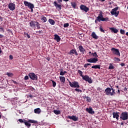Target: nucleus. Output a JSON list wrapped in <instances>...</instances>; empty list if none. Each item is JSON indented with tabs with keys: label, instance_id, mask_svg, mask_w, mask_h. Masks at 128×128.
I'll use <instances>...</instances> for the list:
<instances>
[{
	"label": "nucleus",
	"instance_id": "obj_64",
	"mask_svg": "<svg viewBox=\"0 0 128 128\" xmlns=\"http://www.w3.org/2000/svg\"><path fill=\"white\" fill-rule=\"evenodd\" d=\"M118 94H120V90H118Z\"/></svg>",
	"mask_w": 128,
	"mask_h": 128
},
{
	"label": "nucleus",
	"instance_id": "obj_54",
	"mask_svg": "<svg viewBox=\"0 0 128 128\" xmlns=\"http://www.w3.org/2000/svg\"><path fill=\"white\" fill-rule=\"evenodd\" d=\"M57 2H58V4H60L62 2V0H57Z\"/></svg>",
	"mask_w": 128,
	"mask_h": 128
},
{
	"label": "nucleus",
	"instance_id": "obj_49",
	"mask_svg": "<svg viewBox=\"0 0 128 128\" xmlns=\"http://www.w3.org/2000/svg\"><path fill=\"white\" fill-rule=\"evenodd\" d=\"M24 80H28V76H25Z\"/></svg>",
	"mask_w": 128,
	"mask_h": 128
},
{
	"label": "nucleus",
	"instance_id": "obj_41",
	"mask_svg": "<svg viewBox=\"0 0 128 128\" xmlns=\"http://www.w3.org/2000/svg\"><path fill=\"white\" fill-rule=\"evenodd\" d=\"M18 122H21L22 124H24V122H26V120H22V119H18Z\"/></svg>",
	"mask_w": 128,
	"mask_h": 128
},
{
	"label": "nucleus",
	"instance_id": "obj_36",
	"mask_svg": "<svg viewBox=\"0 0 128 128\" xmlns=\"http://www.w3.org/2000/svg\"><path fill=\"white\" fill-rule=\"evenodd\" d=\"M78 74H80V76H82V78L84 76V75L82 74H84V72H82V70H78Z\"/></svg>",
	"mask_w": 128,
	"mask_h": 128
},
{
	"label": "nucleus",
	"instance_id": "obj_5",
	"mask_svg": "<svg viewBox=\"0 0 128 128\" xmlns=\"http://www.w3.org/2000/svg\"><path fill=\"white\" fill-rule=\"evenodd\" d=\"M111 52H112L113 54L118 56H120V50L118 49L112 48H111Z\"/></svg>",
	"mask_w": 128,
	"mask_h": 128
},
{
	"label": "nucleus",
	"instance_id": "obj_37",
	"mask_svg": "<svg viewBox=\"0 0 128 128\" xmlns=\"http://www.w3.org/2000/svg\"><path fill=\"white\" fill-rule=\"evenodd\" d=\"M86 100L88 102H92V99L90 98L87 96L86 97Z\"/></svg>",
	"mask_w": 128,
	"mask_h": 128
},
{
	"label": "nucleus",
	"instance_id": "obj_63",
	"mask_svg": "<svg viewBox=\"0 0 128 128\" xmlns=\"http://www.w3.org/2000/svg\"><path fill=\"white\" fill-rule=\"evenodd\" d=\"M100 2H104L106 0H99Z\"/></svg>",
	"mask_w": 128,
	"mask_h": 128
},
{
	"label": "nucleus",
	"instance_id": "obj_60",
	"mask_svg": "<svg viewBox=\"0 0 128 128\" xmlns=\"http://www.w3.org/2000/svg\"><path fill=\"white\" fill-rule=\"evenodd\" d=\"M74 54H75L76 56H78V52H76V50H75Z\"/></svg>",
	"mask_w": 128,
	"mask_h": 128
},
{
	"label": "nucleus",
	"instance_id": "obj_34",
	"mask_svg": "<svg viewBox=\"0 0 128 128\" xmlns=\"http://www.w3.org/2000/svg\"><path fill=\"white\" fill-rule=\"evenodd\" d=\"M41 20L44 22H46V17L44 16H42V18H41Z\"/></svg>",
	"mask_w": 128,
	"mask_h": 128
},
{
	"label": "nucleus",
	"instance_id": "obj_35",
	"mask_svg": "<svg viewBox=\"0 0 128 128\" xmlns=\"http://www.w3.org/2000/svg\"><path fill=\"white\" fill-rule=\"evenodd\" d=\"M109 20H108V18L106 17V18H104L103 16V18L102 19V22H109Z\"/></svg>",
	"mask_w": 128,
	"mask_h": 128
},
{
	"label": "nucleus",
	"instance_id": "obj_12",
	"mask_svg": "<svg viewBox=\"0 0 128 128\" xmlns=\"http://www.w3.org/2000/svg\"><path fill=\"white\" fill-rule=\"evenodd\" d=\"M118 10V7H116L114 8H113L112 10L110 12L111 14H112V16H116V10Z\"/></svg>",
	"mask_w": 128,
	"mask_h": 128
},
{
	"label": "nucleus",
	"instance_id": "obj_9",
	"mask_svg": "<svg viewBox=\"0 0 128 128\" xmlns=\"http://www.w3.org/2000/svg\"><path fill=\"white\" fill-rule=\"evenodd\" d=\"M8 8L10 10H16V4L10 2L8 4Z\"/></svg>",
	"mask_w": 128,
	"mask_h": 128
},
{
	"label": "nucleus",
	"instance_id": "obj_24",
	"mask_svg": "<svg viewBox=\"0 0 128 128\" xmlns=\"http://www.w3.org/2000/svg\"><path fill=\"white\" fill-rule=\"evenodd\" d=\"M60 81L61 82H62V84H64L65 82H66V78H64V76H60Z\"/></svg>",
	"mask_w": 128,
	"mask_h": 128
},
{
	"label": "nucleus",
	"instance_id": "obj_40",
	"mask_svg": "<svg viewBox=\"0 0 128 128\" xmlns=\"http://www.w3.org/2000/svg\"><path fill=\"white\" fill-rule=\"evenodd\" d=\"M114 66H112V64H110V65L108 67V69L109 70H114Z\"/></svg>",
	"mask_w": 128,
	"mask_h": 128
},
{
	"label": "nucleus",
	"instance_id": "obj_19",
	"mask_svg": "<svg viewBox=\"0 0 128 128\" xmlns=\"http://www.w3.org/2000/svg\"><path fill=\"white\" fill-rule=\"evenodd\" d=\"M54 40L57 42H60V37L58 35L55 34L54 35Z\"/></svg>",
	"mask_w": 128,
	"mask_h": 128
},
{
	"label": "nucleus",
	"instance_id": "obj_39",
	"mask_svg": "<svg viewBox=\"0 0 128 128\" xmlns=\"http://www.w3.org/2000/svg\"><path fill=\"white\" fill-rule=\"evenodd\" d=\"M51 81L52 82L53 88H56V82L54 81V80H51Z\"/></svg>",
	"mask_w": 128,
	"mask_h": 128
},
{
	"label": "nucleus",
	"instance_id": "obj_15",
	"mask_svg": "<svg viewBox=\"0 0 128 128\" xmlns=\"http://www.w3.org/2000/svg\"><path fill=\"white\" fill-rule=\"evenodd\" d=\"M54 4L56 8H58L60 10H62V4H58L56 2L54 1Z\"/></svg>",
	"mask_w": 128,
	"mask_h": 128
},
{
	"label": "nucleus",
	"instance_id": "obj_30",
	"mask_svg": "<svg viewBox=\"0 0 128 128\" xmlns=\"http://www.w3.org/2000/svg\"><path fill=\"white\" fill-rule=\"evenodd\" d=\"M92 55L95 58H98V54L96 53V52H92Z\"/></svg>",
	"mask_w": 128,
	"mask_h": 128
},
{
	"label": "nucleus",
	"instance_id": "obj_17",
	"mask_svg": "<svg viewBox=\"0 0 128 128\" xmlns=\"http://www.w3.org/2000/svg\"><path fill=\"white\" fill-rule=\"evenodd\" d=\"M78 50L80 52H82V54H84V52H86V50L84 49V47L82 46H78Z\"/></svg>",
	"mask_w": 128,
	"mask_h": 128
},
{
	"label": "nucleus",
	"instance_id": "obj_32",
	"mask_svg": "<svg viewBox=\"0 0 128 128\" xmlns=\"http://www.w3.org/2000/svg\"><path fill=\"white\" fill-rule=\"evenodd\" d=\"M71 4L73 8H76V4L75 2H72Z\"/></svg>",
	"mask_w": 128,
	"mask_h": 128
},
{
	"label": "nucleus",
	"instance_id": "obj_1",
	"mask_svg": "<svg viewBox=\"0 0 128 128\" xmlns=\"http://www.w3.org/2000/svg\"><path fill=\"white\" fill-rule=\"evenodd\" d=\"M103 18L104 15H102V10H100L98 16L96 18L95 24H98V22H102Z\"/></svg>",
	"mask_w": 128,
	"mask_h": 128
},
{
	"label": "nucleus",
	"instance_id": "obj_38",
	"mask_svg": "<svg viewBox=\"0 0 128 128\" xmlns=\"http://www.w3.org/2000/svg\"><path fill=\"white\" fill-rule=\"evenodd\" d=\"M114 62H120V58H118L115 57V58H114Z\"/></svg>",
	"mask_w": 128,
	"mask_h": 128
},
{
	"label": "nucleus",
	"instance_id": "obj_11",
	"mask_svg": "<svg viewBox=\"0 0 128 128\" xmlns=\"http://www.w3.org/2000/svg\"><path fill=\"white\" fill-rule=\"evenodd\" d=\"M68 118L70 120H74V122H76L78 120V117L74 115L72 116H68Z\"/></svg>",
	"mask_w": 128,
	"mask_h": 128
},
{
	"label": "nucleus",
	"instance_id": "obj_16",
	"mask_svg": "<svg viewBox=\"0 0 128 128\" xmlns=\"http://www.w3.org/2000/svg\"><path fill=\"white\" fill-rule=\"evenodd\" d=\"M86 112H88V114H94V111L92 110V107H90L89 108H86Z\"/></svg>",
	"mask_w": 128,
	"mask_h": 128
},
{
	"label": "nucleus",
	"instance_id": "obj_43",
	"mask_svg": "<svg viewBox=\"0 0 128 128\" xmlns=\"http://www.w3.org/2000/svg\"><path fill=\"white\" fill-rule=\"evenodd\" d=\"M0 32H4V28L0 26Z\"/></svg>",
	"mask_w": 128,
	"mask_h": 128
},
{
	"label": "nucleus",
	"instance_id": "obj_53",
	"mask_svg": "<svg viewBox=\"0 0 128 128\" xmlns=\"http://www.w3.org/2000/svg\"><path fill=\"white\" fill-rule=\"evenodd\" d=\"M119 14H120V11H117L116 12V17H118V16Z\"/></svg>",
	"mask_w": 128,
	"mask_h": 128
},
{
	"label": "nucleus",
	"instance_id": "obj_33",
	"mask_svg": "<svg viewBox=\"0 0 128 128\" xmlns=\"http://www.w3.org/2000/svg\"><path fill=\"white\" fill-rule=\"evenodd\" d=\"M36 22V26L38 30H40V23H38V22Z\"/></svg>",
	"mask_w": 128,
	"mask_h": 128
},
{
	"label": "nucleus",
	"instance_id": "obj_62",
	"mask_svg": "<svg viewBox=\"0 0 128 128\" xmlns=\"http://www.w3.org/2000/svg\"><path fill=\"white\" fill-rule=\"evenodd\" d=\"M2 52V48H0V54Z\"/></svg>",
	"mask_w": 128,
	"mask_h": 128
},
{
	"label": "nucleus",
	"instance_id": "obj_50",
	"mask_svg": "<svg viewBox=\"0 0 128 128\" xmlns=\"http://www.w3.org/2000/svg\"><path fill=\"white\" fill-rule=\"evenodd\" d=\"M60 76H64V72L61 71L60 72Z\"/></svg>",
	"mask_w": 128,
	"mask_h": 128
},
{
	"label": "nucleus",
	"instance_id": "obj_2",
	"mask_svg": "<svg viewBox=\"0 0 128 128\" xmlns=\"http://www.w3.org/2000/svg\"><path fill=\"white\" fill-rule=\"evenodd\" d=\"M67 80L71 88H80V84H78V82L76 81L70 82V81L68 78Z\"/></svg>",
	"mask_w": 128,
	"mask_h": 128
},
{
	"label": "nucleus",
	"instance_id": "obj_23",
	"mask_svg": "<svg viewBox=\"0 0 128 128\" xmlns=\"http://www.w3.org/2000/svg\"><path fill=\"white\" fill-rule=\"evenodd\" d=\"M24 124L25 126L28 128H30V126H32V124H30V122H28V120H25Z\"/></svg>",
	"mask_w": 128,
	"mask_h": 128
},
{
	"label": "nucleus",
	"instance_id": "obj_57",
	"mask_svg": "<svg viewBox=\"0 0 128 128\" xmlns=\"http://www.w3.org/2000/svg\"><path fill=\"white\" fill-rule=\"evenodd\" d=\"M4 36L2 34H0V38H2Z\"/></svg>",
	"mask_w": 128,
	"mask_h": 128
},
{
	"label": "nucleus",
	"instance_id": "obj_20",
	"mask_svg": "<svg viewBox=\"0 0 128 128\" xmlns=\"http://www.w3.org/2000/svg\"><path fill=\"white\" fill-rule=\"evenodd\" d=\"M109 30H111L112 32H114V34H118V30L114 28H109Z\"/></svg>",
	"mask_w": 128,
	"mask_h": 128
},
{
	"label": "nucleus",
	"instance_id": "obj_6",
	"mask_svg": "<svg viewBox=\"0 0 128 128\" xmlns=\"http://www.w3.org/2000/svg\"><path fill=\"white\" fill-rule=\"evenodd\" d=\"M82 78L84 80H85L86 82H88V84H92V78H90L89 76H88V75L84 76L82 77Z\"/></svg>",
	"mask_w": 128,
	"mask_h": 128
},
{
	"label": "nucleus",
	"instance_id": "obj_27",
	"mask_svg": "<svg viewBox=\"0 0 128 128\" xmlns=\"http://www.w3.org/2000/svg\"><path fill=\"white\" fill-rule=\"evenodd\" d=\"M28 122H30V124H38V121L36 120H28Z\"/></svg>",
	"mask_w": 128,
	"mask_h": 128
},
{
	"label": "nucleus",
	"instance_id": "obj_42",
	"mask_svg": "<svg viewBox=\"0 0 128 128\" xmlns=\"http://www.w3.org/2000/svg\"><path fill=\"white\" fill-rule=\"evenodd\" d=\"M100 30L101 32H104V30L102 28V26H100Z\"/></svg>",
	"mask_w": 128,
	"mask_h": 128
},
{
	"label": "nucleus",
	"instance_id": "obj_18",
	"mask_svg": "<svg viewBox=\"0 0 128 128\" xmlns=\"http://www.w3.org/2000/svg\"><path fill=\"white\" fill-rule=\"evenodd\" d=\"M113 118H116V120H118V118H120V115H118V112H114L112 113Z\"/></svg>",
	"mask_w": 128,
	"mask_h": 128
},
{
	"label": "nucleus",
	"instance_id": "obj_7",
	"mask_svg": "<svg viewBox=\"0 0 128 128\" xmlns=\"http://www.w3.org/2000/svg\"><path fill=\"white\" fill-rule=\"evenodd\" d=\"M30 78L32 80H38V76L36 75L34 73H30L28 74Z\"/></svg>",
	"mask_w": 128,
	"mask_h": 128
},
{
	"label": "nucleus",
	"instance_id": "obj_21",
	"mask_svg": "<svg viewBox=\"0 0 128 128\" xmlns=\"http://www.w3.org/2000/svg\"><path fill=\"white\" fill-rule=\"evenodd\" d=\"M91 36L92 38H94V40H98V36H96V32H92Z\"/></svg>",
	"mask_w": 128,
	"mask_h": 128
},
{
	"label": "nucleus",
	"instance_id": "obj_55",
	"mask_svg": "<svg viewBox=\"0 0 128 128\" xmlns=\"http://www.w3.org/2000/svg\"><path fill=\"white\" fill-rule=\"evenodd\" d=\"M88 66V65L87 64H84V68H86Z\"/></svg>",
	"mask_w": 128,
	"mask_h": 128
},
{
	"label": "nucleus",
	"instance_id": "obj_52",
	"mask_svg": "<svg viewBox=\"0 0 128 128\" xmlns=\"http://www.w3.org/2000/svg\"><path fill=\"white\" fill-rule=\"evenodd\" d=\"M34 96H32V95H29V96H28V98H34Z\"/></svg>",
	"mask_w": 128,
	"mask_h": 128
},
{
	"label": "nucleus",
	"instance_id": "obj_22",
	"mask_svg": "<svg viewBox=\"0 0 128 128\" xmlns=\"http://www.w3.org/2000/svg\"><path fill=\"white\" fill-rule=\"evenodd\" d=\"M34 112L35 114H40V112H42V110L40 108H36L34 110Z\"/></svg>",
	"mask_w": 128,
	"mask_h": 128
},
{
	"label": "nucleus",
	"instance_id": "obj_8",
	"mask_svg": "<svg viewBox=\"0 0 128 128\" xmlns=\"http://www.w3.org/2000/svg\"><path fill=\"white\" fill-rule=\"evenodd\" d=\"M80 9L81 10H84V12H88V10H90V8L84 4H81L80 6Z\"/></svg>",
	"mask_w": 128,
	"mask_h": 128
},
{
	"label": "nucleus",
	"instance_id": "obj_26",
	"mask_svg": "<svg viewBox=\"0 0 128 128\" xmlns=\"http://www.w3.org/2000/svg\"><path fill=\"white\" fill-rule=\"evenodd\" d=\"M92 68H95L96 70V68H98V70L100 69V65H95L92 66Z\"/></svg>",
	"mask_w": 128,
	"mask_h": 128
},
{
	"label": "nucleus",
	"instance_id": "obj_10",
	"mask_svg": "<svg viewBox=\"0 0 128 128\" xmlns=\"http://www.w3.org/2000/svg\"><path fill=\"white\" fill-rule=\"evenodd\" d=\"M98 58H90V59H88L86 60V62H90V63H92V64H96V62H98Z\"/></svg>",
	"mask_w": 128,
	"mask_h": 128
},
{
	"label": "nucleus",
	"instance_id": "obj_51",
	"mask_svg": "<svg viewBox=\"0 0 128 128\" xmlns=\"http://www.w3.org/2000/svg\"><path fill=\"white\" fill-rule=\"evenodd\" d=\"M9 58H10V60H13L14 57L12 56V55H10Z\"/></svg>",
	"mask_w": 128,
	"mask_h": 128
},
{
	"label": "nucleus",
	"instance_id": "obj_4",
	"mask_svg": "<svg viewBox=\"0 0 128 128\" xmlns=\"http://www.w3.org/2000/svg\"><path fill=\"white\" fill-rule=\"evenodd\" d=\"M120 118L122 120H128V113L126 112H122L120 116Z\"/></svg>",
	"mask_w": 128,
	"mask_h": 128
},
{
	"label": "nucleus",
	"instance_id": "obj_56",
	"mask_svg": "<svg viewBox=\"0 0 128 128\" xmlns=\"http://www.w3.org/2000/svg\"><path fill=\"white\" fill-rule=\"evenodd\" d=\"M12 82L14 84H18V82H16V81L15 80H12Z\"/></svg>",
	"mask_w": 128,
	"mask_h": 128
},
{
	"label": "nucleus",
	"instance_id": "obj_45",
	"mask_svg": "<svg viewBox=\"0 0 128 128\" xmlns=\"http://www.w3.org/2000/svg\"><path fill=\"white\" fill-rule=\"evenodd\" d=\"M120 33L121 34H126V32H124V30L121 29L120 30Z\"/></svg>",
	"mask_w": 128,
	"mask_h": 128
},
{
	"label": "nucleus",
	"instance_id": "obj_58",
	"mask_svg": "<svg viewBox=\"0 0 128 128\" xmlns=\"http://www.w3.org/2000/svg\"><path fill=\"white\" fill-rule=\"evenodd\" d=\"M37 32L39 33L40 34H42V30H39V31Z\"/></svg>",
	"mask_w": 128,
	"mask_h": 128
},
{
	"label": "nucleus",
	"instance_id": "obj_46",
	"mask_svg": "<svg viewBox=\"0 0 128 128\" xmlns=\"http://www.w3.org/2000/svg\"><path fill=\"white\" fill-rule=\"evenodd\" d=\"M74 90H75L76 92H82V91L80 89H78V88H75V89H74Z\"/></svg>",
	"mask_w": 128,
	"mask_h": 128
},
{
	"label": "nucleus",
	"instance_id": "obj_14",
	"mask_svg": "<svg viewBox=\"0 0 128 128\" xmlns=\"http://www.w3.org/2000/svg\"><path fill=\"white\" fill-rule=\"evenodd\" d=\"M36 21H30V26L32 28H34V30H36Z\"/></svg>",
	"mask_w": 128,
	"mask_h": 128
},
{
	"label": "nucleus",
	"instance_id": "obj_31",
	"mask_svg": "<svg viewBox=\"0 0 128 128\" xmlns=\"http://www.w3.org/2000/svg\"><path fill=\"white\" fill-rule=\"evenodd\" d=\"M54 112L55 114H60V110H54Z\"/></svg>",
	"mask_w": 128,
	"mask_h": 128
},
{
	"label": "nucleus",
	"instance_id": "obj_47",
	"mask_svg": "<svg viewBox=\"0 0 128 128\" xmlns=\"http://www.w3.org/2000/svg\"><path fill=\"white\" fill-rule=\"evenodd\" d=\"M6 75L8 76H14V74L12 73H8L7 72L6 73Z\"/></svg>",
	"mask_w": 128,
	"mask_h": 128
},
{
	"label": "nucleus",
	"instance_id": "obj_3",
	"mask_svg": "<svg viewBox=\"0 0 128 128\" xmlns=\"http://www.w3.org/2000/svg\"><path fill=\"white\" fill-rule=\"evenodd\" d=\"M24 4L26 6H28V8H30L31 12H34V4L26 1H24Z\"/></svg>",
	"mask_w": 128,
	"mask_h": 128
},
{
	"label": "nucleus",
	"instance_id": "obj_13",
	"mask_svg": "<svg viewBox=\"0 0 128 128\" xmlns=\"http://www.w3.org/2000/svg\"><path fill=\"white\" fill-rule=\"evenodd\" d=\"M112 88H107L105 90V92H106V96H112Z\"/></svg>",
	"mask_w": 128,
	"mask_h": 128
},
{
	"label": "nucleus",
	"instance_id": "obj_59",
	"mask_svg": "<svg viewBox=\"0 0 128 128\" xmlns=\"http://www.w3.org/2000/svg\"><path fill=\"white\" fill-rule=\"evenodd\" d=\"M120 66H125L124 63H121Z\"/></svg>",
	"mask_w": 128,
	"mask_h": 128
},
{
	"label": "nucleus",
	"instance_id": "obj_28",
	"mask_svg": "<svg viewBox=\"0 0 128 128\" xmlns=\"http://www.w3.org/2000/svg\"><path fill=\"white\" fill-rule=\"evenodd\" d=\"M111 90H112V92H111V96H114V94H116V90L112 88Z\"/></svg>",
	"mask_w": 128,
	"mask_h": 128
},
{
	"label": "nucleus",
	"instance_id": "obj_44",
	"mask_svg": "<svg viewBox=\"0 0 128 128\" xmlns=\"http://www.w3.org/2000/svg\"><path fill=\"white\" fill-rule=\"evenodd\" d=\"M70 26V24L68 23H66L64 24V28H68Z\"/></svg>",
	"mask_w": 128,
	"mask_h": 128
},
{
	"label": "nucleus",
	"instance_id": "obj_61",
	"mask_svg": "<svg viewBox=\"0 0 128 128\" xmlns=\"http://www.w3.org/2000/svg\"><path fill=\"white\" fill-rule=\"evenodd\" d=\"M124 92H126V90H128V88L125 87L124 88Z\"/></svg>",
	"mask_w": 128,
	"mask_h": 128
},
{
	"label": "nucleus",
	"instance_id": "obj_25",
	"mask_svg": "<svg viewBox=\"0 0 128 128\" xmlns=\"http://www.w3.org/2000/svg\"><path fill=\"white\" fill-rule=\"evenodd\" d=\"M48 22L52 26H54L56 24V22L54 20L50 18L48 20Z\"/></svg>",
	"mask_w": 128,
	"mask_h": 128
},
{
	"label": "nucleus",
	"instance_id": "obj_48",
	"mask_svg": "<svg viewBox=\"0 0 128 128\" xmlns=\"http://www.w3.org/2000/svg\"><path fill=\"white\" fill-rule=\"evenodd\" d=\"M24 34L28 38H30V34H28V33H24Z\"/></svg>",
	"mask_w": 128,
	"mask_h": 128
},
{
	"label": "nucleus",
	"instance_id": "obj_29",
	"mask_svg": "<svg viewBox=\"0 0 128 128\" xmlns=\"http://www.w3.org/2000/svg\"><path fill=\"white\" fill-rule=\"evenodd\" d=\"M76 52V50L72 49L70 50V52H68V54H74V52Z\"/></svg>",
	"mask_w": 128,
	"mask_h": 128
}]
</instances>
